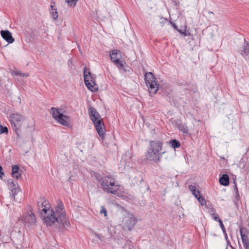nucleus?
Here are the masks:
<instances>
[{
  "instance_id": "nucleus-48",
  "label": "nucleus",
  "mask_w": 249,
  "mask_h": 249,
  "mask_svg": "<svg viewBox=\"0 0 249 249\" xmlns=\"http://www.w3.org/2000/svg\"><path fill=\"white\" fill-rule=\"evenodd\" d=\"M51 3H55V2H54V1H53V2L51 1Z\"/></svg>"
},
{
  "instance_id": "nucleus-23",
  "label": "nucleus",
  "mask_w": 249,
  "mask_h": 249,
  "mask_svg": "<svg viewBox=\"0 0 249 249\" xmlns=\"http://www.w3.org/2000/svg\"><path fill=\"white\" fill-rule=\"evenodd\" d=\"M51 13L52 14V18L54 19H56L58 18V13L56 8H54L53 6L51 5Z\"/></svg>"
},
{
  "instance_id": "nucleus-14",
  "label": "nucleus",
  "mask_w": 249,
  "mask_h": 249,
  "mask_svg": "<svg viewBox=\"0 0 249 249\" xmlns=\"http://www.w3.org/2000/svg\"><path fill=\"white\" fill-rule=\"evenodd\" d=\"M23 236L20 231L16 233L13 235V241L17 245V248H21L23 243Z\"/></svg>"
},
{
  "instance_id": "nucleus-19",
  "label": "nucleus",
  "mask_w": 249,
  "mask_h": 249,
  "mask_svg": "<svg viewBox=\"0 0 249 249\" xmlns=\"http://www.w3.org/2000/svg\"><path fill=\"white\" fill-rule=\"evenodd\" d=\"M229 177L227 174H223L219 178V181L221 185L223 186H228L229 184Z\"/></svg>"
},
{
  "instance_id": "nucleus-36",
  "label": "nucleus",
  "mask_w": 249,
  "mask_h": 249,
  "mask_svg": "<svg viewBox=\"0 0 249 249\" xmlns=\"http://www.w3.org/2000/svg\"><path fill=\"white\" fill-rule=\"evenodd\" d=\"M87 76L88 77V80H89V82H91V80H93V78L91 74V72L89 71V70H88V72L87 73Z\"/></svg>"
},
{
  "instance_id": "nucleus-20",
  "label": "nucleus",
  "mask_w": 249,
  "mask_h": 249,
  "mask_svg": "<svg viewBox=\"0 0 249 249\" xmlns=\"http://www.w3.org/2000/svg\"><path fill=\"white\" fill-rule=\"evenodd\" d=\"M176 127L178 128V129L182 132L183 133L188 134L189 133L188 129L187 128V126L185 124H183L182 123H176Z\"/></svg>"
},
{
  "instance_id": "nucleus-45",
  "label": "nucleus",
  "mask_w": 249,
  "mask_h": 249,
  "mask_svg": "<svg viewBox=\"0 0 249 249\" xmlns=\"http://www.w3.org/2000/svg\"><path fill=\"white\" fill-rule=\"evenodd\" d=\"M226 240V241H227V244H230V240H229V239H228V237H227V240Z\"/></svg>"
},
{
  "instance_id": "nucleus-46",
  "label": "nucleus",
  "mask_w": 249,
  "mask_h": 249,
  "mask_svg": "<svg viewBox=\"0 0 249 249\" xmlns=\"http://www.w3.org/2000/svg\"><path fill=\"white\" fill-rule=\"evenodd\" d=\"M2 125L0 124V132L2 130ZM2 133H0V135Z\"/></svg>"
},
{
  "instance_id": "nucleus-39",
  "label": "nucleus",
  "mask_w": 249,
  "mask_h": 249,
  "mask_svg": "<svg viewBox=\"0 0 249 249\" xmlns=\"http://www.w3.org/2000/svg\"><path fill=\"white\" fill-rule=\"evenodd\" d=\"M95 235L100 240L102 241L103 240V236L101 234L96 233Z\"/></svg>"
},
{
  "instance_id": "nucleus-27",
  "label": "nucleus",
  "mask_w": 249,
  "mask_h": 249,
  "mask_svg": "<svg viewBox=\"0 0 249 249\" xmlns=\"http://www.w3.org/2000/svg\"><path fill=\"white\" fill-rule=\"evenodd\" d=\"M220 227L223 231V233L224 235V236H225V238L226 240H227V236H228V235H227V233L226 232V229L225 228V227H224V225L222 222V221H220Z\"/></svg>"
},
{
  "instance_id": "nucleus-8",
  "label": "nucleus",
  "mask_w": 249,
  "mask_h": 249,
  "mask_svg": "<svg viewBox=\"0 0 249 249\" xmlns=\"http://www.w3.org/2000/svg\"><path fill=\"white\" fill-rule=\"evenodd\" d=\"M110 57L111 61L114 63L117 67H122L123 63H125L122 57L121 51L113 50L110 52Z\"/></svg>"
},
{
  "instance_id": "nucleus-7",
  "label": "nucleus",
  "mask_w": 249,
  "mask_h": 249,
  "mask_svg": "<svg viewBox=\"0 0 249 249\" xmlns=\"http://www.w3.org/2000/svg\"><path fill=\"white\" fill-rule=\"evenodd\" d=\"M124 212L126 213V215L123 218L122 222L128 230L130 231L136 224L137 218L129 212L126 210H125Z\"/></svg>"
},
{
  "instance_id": "nucleus-17",
  "label": "nucleus",
  "mask_w": 249,
  "mask_h": 249,
  "mask_svg": "<svg viewBox=\"0 0 249 249\" xmlns=\"http://www.w3.org/2000/svg\"><path fill=\"white\" fill-rule=\"evenodd\" d=\"M59 117L56 121L62 125L68 126L69 125L70 117L63 114Z\"/></svg>"
},
{
  "instance_id": "nucleus-13",
  "label": "nucleus",
  "mask_w": 249,
  "mask_h": 249,
  "mask_svg": "<svg viewBox=\"0 0 249 249\" xmlns=\"http://www.w3.org/2000/svg\"><path fill=\"white\" fill-rule=\"evenodd\" d=\"M23 221L28 226L35 225L36 219L34 213L31 211V213L28 212L24 216Z\"/></svg>"
},
{
  "instance_id": "nucleus-35",
  "label": "nucleus",
  "mask_w": 249,
  "mask_h": 249,
  "mask_svg": "<svg viewBox=\"0 0 249 249\" xmlns=\"http://www.w3.org/2000/svg\"><path fill=\"white\" fill-rule=\"evenodd\" d=\"M8 128L6 127V126H4L3 127L2 126V130L0 132V133H8Z\"/></svg>"
},
{
  "instance_id": "nucleus-2",
  "label": "nucleus",
  "mask_w": 249,
  "mask_h": 249,
  "mask_svg": "<svg viewBox=\"0 0 249 249\" xmlns=\"http://www.w3.org/2000/svg\"><path fill=\"white\" fill-rule=\"evenodd\" d=\"M163 142L160 140H153L149 142L148 148L145 157L147 160H152L155 163L161 160V158L165 153L163 151Z\"/></svg>"
},
{
  "instance_id": "nucleus-3",
  "label": "nucleus",
  "mask_w": 249,
  "mask_h": 249,
  "mask_svg": "<svg viewBox=\"0 0 249 249\" xmlns=\"http://www.w3.org/2000/svg\"><path fill=\"white\" fill-rule=\"evenodd\" d=\"M89 113L98 135L102 139H104L105 136V128L101 116L96 109L93 107H90L89 108Z\"/></svg>"
},
{
  "instance_id": "nucleus-42",
  "label": "nucleus",
  "mask_w": 249,
  "mask_h": 249,
  "mask_svg": "<svg viewBox=\"0 0 249 249\" xmlns=\"http://www.w3.org/2000/svg\"><path fill=\"white\" fill-rule=\"evenodd\" d=\"M131 243H132V242L130 240L126 241V244L124 246L127 245L129 247H130Z\"/></svg>"
},
{
  "instance_id": "nucleus-5",
  "label": "nucleus",
  "mask_w": 249,
  "mask_h": 249,
  "mask_svg": "<svg viewBox=\"0 0 249 249\" xmlns=\"http://www.w3.org/2000/svg\"><path fill=\"white\" fill-rule=\"evenodd\" d=\"M144 80L146 86L149 89V94L151 96H153L157 93L159 85L156 81L154 75L151 72H148L145 74Z\"/></svg>"
},
{
  "instance_id": "nucleus-31",
  "label": "nucleus",
  "mask_w": 249,
  "mask_h": 249,
  "mask_svg": "<svg viewBox=\"0 0 249 249\" xmlns=\"http://www.w3.org/2000/svg\"><path fill=\"white\" fill-rule=\"evenodd\" d=\"M234 190L235 193V198L236 199L237 201H238L240 196L236 185H235Z\"/></svg>"
},
{
  "instance_id": "nucleus-12",
  "label": "nucleus",
  "mask_w": 249,
  "mask_h": 249,
  "mask_svg": "<svg viewBox=\"0 0 249 249\" xmlns=\"http://www.w3.org/2000/svg\"><path fill=\"white\" fill-rule=\"evenodd\" d=\"M37 206L40 215L43 214L44 209L49 210L52 208L49 201L41 197L39 198L37 201Z\"/></svg>"
},
{
  "instance_id": "nucleus-18",
  "label": "nucleus",
  "mask_w": 249,
  "mask_h": 249,
  "mask_svg": "<svg viewBox=\"0 0 249 249\" xmlns=\"http://www.w3.org/2000/svg\"><path fill=\"white\" fill-rule=\"evenodd\" d=\"M239 167L241 169V172L247 173L249 171V161H245L243 159L239 162Z\"/></svg>"
},
{
  "instance_id": "nucleus-21",
  "label": "nucleus",
  "mask_w": 249,
  "mask_h": 249,
  "mask_svg": "<svg viewBox=\"0 0 249 249\" xmlns=\"http://www.w3.org/2000/svg\"><path fill=\"white\" fill-rule=\"evenodd\" d=\"M51 112L53 117L55 120H57L59 116L62 114V113H61L58 110V109L54 107H52L51 108Z\"/></svg>"
},
{
  "instance_id": "nucleus-41",
  "label": "nucleus",
  "mask_w": 249,
  "mask_h": 249,
  "mask_svg": "<svg viewBox=\"0 0 249 249\" xmlns=\"http://www.w3.org/2000/svg\"><path fill=\"white\" fill-rule=\"evenodd\" d=\"M178 31L180 33L181 35H183L184 36H187L186 32L185 30L184 31H182V30H178Z\"/></svg>"
},
{
  "instance_id": "nucleus-47",
  "label": "nucleus",
  "mask_w": 249,
  "mask_h": 249,
  "mask_svg": "<svg viewBox=\"0 0 249 249\" xmlns=\"http://www.w3.org/2000/svg\"><path fill=\"white\" fill-rule=\"evenodd\" d=\"M162 21H164V22H166V19L165 18H164Z\"/></svg>"
},
{
  "instance_id": "nucleus-11",
  "label": "nucleus",
  "mask_w": 249,
  "mask_h": 249,
  "mask_svg": "<svg viewBox=\"0 0 249 249\" xmlns=\"http://www.w3.org/2000/svg\"><path fill=\"white\" fill-rule=\"evenodd\" d=\"M88 70L87 69L86 67H84V82L87 87L91 91H96L97 88L96 87V85L94 80H91V82H89L88 80V77L87 76V73L88 72Z\"/></svg>"
},
{
  "instance_id": "nucleus-16",
  "label": "nucleus",
  "mask_w": 249,
  "mask_h": 249,
  "mask_svg": "<svg viewBox=\"0 0 249 249\" xmlns=\"http://www.w3.org/2000/svg\"><path fill=\"white\" fill-rule=\"evenodd\" d=\"M0 35L8 43H12L15 41L14 38L12 36V33L8 30H1L0 31Z\"/></svg>"
},
{
  "instance_id": "nucleus-9",
  "label": "nucleus",
  "mask_w": 249,
  "mask_h": 249,
  "mask_svg": "<svg viewBox=\"0 0 249 249\" xmlns=\"http://www.w3.org/2000/svg\"><path fill=\"white\" fill-rule=\"evenodd\" d=\"M7 185L8 189L11 191L10 197L13 199V201H16V196L19 193L21 192L20 189L17 181H14L11 179L7 180Z\"/></svg>"
},
{
  "instance_id": "nucleus-43",
  "label": "nucleus",
  "mask_w": 249,
  "mask_h": 249,
  "mask_svg": "<svg viewBox=\"0 0 249 249\" xmlns=\"http://www.w3.org/2000/svg\"><path fill=\"white\" fill-rule=\"evenodd\" d=\"M172 2L173 3L174 5L176 6H177L179 3L178 2L176 1L175 0H173Z\"/></svg>"
},
{
  "instance_id": "nucleus-15",
  "label": "nucleus",
  "mask_w": 249,
  "mask_h": 249,
  "mask_svg": "<svg viewBox=\"0 0 249 249\" xmlns=\"http://www.w3.org/2000/svg\"><path fill=\"white\" fill-rule=\"evenodd\" d=\"M240 53L245 59H249V43L245 39L244 44L240 50Z\"/></svg>"
},
{
  "instance_id": "nucleus-29",
  "label": "nucleus",
  "mask_w": 249,
  "mask_h": 249,
  "mask_svg": "<svg viewBox=\"0 0 249 249\" xmlns=\"http://www.w3.org/2000/svg\"><path fill=\"white\" fill-rule=\"evenodd\" d=\"M211 216L213 217V218L215 221H217L220 223V221H222L221 219H220L218 215L216 213H213L211 214Z\"/></svg>"
},
{
  "instance_id": "nucleus-40",
  "label": "nucleus",
  "mask_w": 249,
  "mask_h": 249,
  "mask_svg": "<svg viewBox=\"0 0 249 249\" xmlns=\"http://www.w3.org/2000/svg\"><path fill=\"white\" fill-rule=\"evenodd\" d=\"M4 174L3 172V169L1 165H0V178L4 176Z\"/></svg>"
},
{
  "instance_id": "nucleus-24",
  "label": "nucleus",
  "mask_w": 249,
  "mask_h": 249,
  "mask_svg": "<svg viewBox=\"0 0 249 249\" xmlns=\"http://www.w3.org/2000/svg\"><path fill=\"white\" fill-rule=\"evenodd\" d=\"M170 143L171 144L172 147L174 149L179 147L180 145L179 142L176 139L171 140Z\"/></svg>"
},
{
  "instance_id": "nucleus-6",
  "label": "nucleus",
  "mask_w": 249,
  "mask_h": 249,
  "mask_svg": "<svg viewBox=\"0 0 249 249\" xmlns=\"http://www.w3.org/2000/svg\"><path fill=\"white\" fill-rule=\"evenodd\" d=\"M12 127L17 135V138L20 137V128L21 126V121L23 118L21 115L18 113H13L9 116Z\"/></svg>"
},
{
  "instance_id": "nucleus-44",
  "label": "nucleus",
  "mask_w": 249,
  "mask_h": 249,
  "mask_svg": "<svg viewBox=\"0 0 249 249\" xmlns=\"http://www.w3.org/2000/svg\"><path fill=\"white\" fill-rule=\"evenodd\" d=\"M172 26L174 27V28L178 31V27H177V26L176 25V24L172 23Z\"/></svg>"
},
{
  "instance_id": "nucleus-37",
  "label": "nucleus",
  "mask_w": 249,
  "mask_h": 249,
  "mask_svg": "<svg viewBox=\"0 0 249 249\" xmlns=\"http://www.w3.org/2000/svg\"><path fill=\"white\" fill-rule=\"evenodd\" d=\"M13 178H16L17 179H19L21 177V174L18 172L16 175L12 176Z\"/></svg>"
},
{
  "instance_id": "nucleus-49",
  "label": "nucleus",
  "mask_w": 249,
  "mask_h": 249,
  "mask_svg": "<svg viewBox=\"0 0 249 249\" xmlns=\"http://www.w3.org/2000/svg\"><path fill=\"white\" fill-rule=\"evenodd\" d=\"M160 23H163V21H161V22H160Z\"/></svg>"
},
{
  "instance_id": "nucleus-30",
  "label": "nucleus",
  "mask_w": 249,
  "mask_h": 249,
  "mask_svg": "<svg viewBox=\"0 0 249 249\" xmlns=\"http://www.w3.org/2000/svg\"><path fill=\"white\" fill-rule=\"evenodd\" d=\"M95 179L98 181L101 182L102 181L103 179V178L101 177V175L99 173H95L94 174Z\"/></svg>"
},
{
  "instance_id": "nucleus-26",
  "label": "nucleus",
  "mask_w": 249,
  "mask_h": 249,
  "mask_svg": "<svg viewBox=\"0 0 249 249\" xmlns=\"http://www.w3.org/2000/svg\"><path fill=\"white\" fill-rule=\"evenodd\" d=\"M200 205L202 206L205 205L206 204V202L204 197L200 194L196 198Z\"/></svg>"
},
{
  "instance_id": "nucleus-34",
  "label": "nucleus",
  "mask_w": 249,
  "mask_h": 249,
  "mask_svg": "<svg viewBox=\"0 0 249 249\" xmlns=\"http://www.w3.org/2000/svg\"><path fill=\"white\" fill-rule=\"evenodd\" d=\"M100 213H101V214L104 213L105 216H106L107 215V211L106 209L103 206H101V210L100 211Z\"/></svg>"
},
{
  "instance_id": "nucleus-25",
  "label": "nucleus",
  "mask_w": 249,
  "mask_h": 249,
  "mask_svg": "<svg viewBox=\"0 0 249 249\" xmlns=\"http://www.w3.org/2000/svg\"><path fill=\"white\" fill-rule=\"evenodd\" d=\"M19 171V167L17 165H15L12 166V176L16 175V174Z\"/></svg>"
},
{
  "instance_id": "nucleus-10",
  "label": "nucleus",
  "mask_w": 249,
  "mask_h": 249,
  "mask_svg": "<svg viewBox=\"0 0 249 249\" xmlns=\"http://www.w3.org/2000/svg\"><path fill=\"white\" fill-rule=\"evenodd\" d=\"M239 228L243 246L245 249H249V230L243 226H240Z\"/></svg>"
},
{
  "instance_id": "nucleus-32",
  "label": "nucleus",
  "mask_w": 249,
  "mask_h": 249,
  "mask_svg": "<svg viewBox=\"0 0 249 249\" xmlns=\"http://www.w3.org/2000/svg\"><path fill=\"white\" fill-rule=\"evenodd\" d=\"M15 74L16 75H19L22 77H27L29 76L28 73H22L20 71H18L15 72Z\"/></svg>"
},
{
  "instance_id": "nucleus-33",
  "label": "nucleus",
  "mask_w": 249,
  "mask_h": 249,
  "mask_svg": "<svg viewBox=\"0 0 249 249\" xmlns=\"http://www.w3.org/2000/svg\"><path fill=\"white\" fill-rule=\"evenodd\" d=\"M124 64L123 63V66L122 67H118V69L122 70L124 72H127L129 73H130V70L129 69H127L128 68L126 67H125L124 66Z\"/></svg>"
},
{
  "instance_id": "nucleus-50",
  "label": "nucleus",
  "mask_w": 249,
  "mask_h": 249,
  "mask_svg": "<svg viewBox=\"0 0 249 249\" xmlns=\"http://www.w3.org/2000/svg\"><path fill=\"white\" fill-rule=\"evenodd\" d=\"M129 249H131L129 247Z\"/></svg>"
},
{
  "instance_id": "nucleus-22",
  "label": "nucleus",
  "mask_w": 249,
  "mask_h": 249,
  "mask_svg": "<svg viewBox=\"0 0 249 249\" xmlns=\"http://www.w3.org/2000/svg\"><path fill=\"white\" fill-rule=\"evenodd\" d=\"M189 189L192 192V194L196 197L197 198V196L200 194V193L199 190L196 191V186L194 185H190L189 186Z\"/></svg>"
},
{
  "instance_id": "nucleus-1",
  "label": "nucleus",
  "mask_w": 249,
  "mask_h": 249,
  "mask_svg": "<svg viewBox=\"0 0 249 249\" xmlns=\"http://www.w3.org/2000/svg\"><path fill=\"white\" fill-rule=\"evenodd\" d=\"M44 213L41 214L43 217L44 222L47 226H51L56 222L62 223L65 220L66 216L64 205L62 202L56 207L55 211L52 208L49 210L44 209Z\"/></svg>"
},
{
  "instance_id": "nucleus-38",
  "label": "nucleus",
  "mask_w": 249,
  "mask_h": 249,
  "mask_svg": "<svg viewBox=\"0 0 249 249\" xmlns=\"http://www.w3.org/2000/svg\"><path fill=\"white\" fill-rule=\"evenodd\" d=\"M66 217V216H65ZM59 224H62L63 225H66L67 226H69L70 224L69 221H66V217H65V220L62 223H58Z\"/></svg>"
},
{
  "instance_id": "nucleus-28",
  "label": "nucleus",
  "mask_w": 249,
  "mask_h": 249,
  "mask_svg": "<svg viewBox=\"0 0 249 249\" xmlns=\"http://www.w3.org/2000/svg\"><path fill=\"white\" fill-rule=\"evenodd\" d=\"M78 1V0H66V2L71 6H74Z\"/></svg>"
},
{
  "instance_id": "nucleus-4",
  "label": "nucleus",
  "mask_w": 249,
  "mask_h": 249,
  "mask_svg": "<svg viewBox=\"0 0 249 249\" xmlns=\"http://www.w3.org/2000/svg\"><path fill=\"white\" fill-rule=\"evenodd\" d=\"M101 184L103 190L107 193L115 194L119 190V186L115 184L114 178L111 176L104 177Z\"/></svg>"
}]
</instances>
